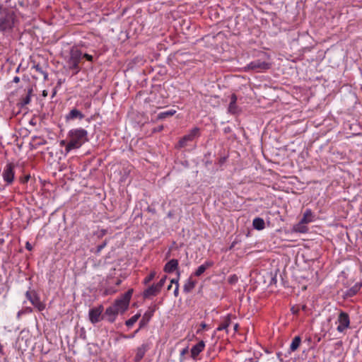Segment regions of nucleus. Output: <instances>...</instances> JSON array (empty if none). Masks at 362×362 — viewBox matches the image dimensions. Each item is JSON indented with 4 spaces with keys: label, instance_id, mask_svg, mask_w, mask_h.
Listing matches in <instances>:
<instances>
[{
    "label": "nucleus",
    "instance_id": "obj_1",
    "mask_svg": "<svg viewBox=\"0 0 362 362\" xmlns=\"http://www.w3.org/2000/svg\"><path fill=\"white\" fill-rule=\"evenodd\" d=\"M68 142L65 148L66 153L73 149L79 148L83 144L88 141V132L83 128H74L67 134Z\"/></svg>",
    "mask_w": 362,
    "mask_h": 362
},
{
    "label": "nucleus",
    "instance_id": "obj_2",
    "mask_svg": "<svg viewBox=\"0 0 362 362\" xmlns=\"http://www.w3.org/2000/svg\"><path fill=\"white\" fill-rule=\"evenodd\" d=\"M0 5V32L4 35H10L15 23V15L13 11L8 10L1 11Z\"/></svg>",
    "mask_w": 362,
    "mask_h": 362
},
{
    "label": "nucleus",
    "instance_id": "obj_3",
    "mask_svg": "<svg viewBox=\"0 0 362 362\" xmlns=\"http://www.w3.org/2000/svg\"><path fill=\"white\" fill-rule=\"evenodd\" d=\"M82 58L83 53L81 50L76 48H72L71 49L67 64L69 69L75 71V74H78L81 70L79 63Z\"/></svg>",
    "mask_w": 362,
    "mask_h": 362
},
{
    "label": "nucleus",
    "instance_id": "obj_4",
    "mask_svg": "<svg viewBox=\"0 0 362 362\" xmlns=\"http://www.w3.org/2000/svg\"><path fill=\"white\" fill-rule=\"evenodd\" d=\"M133 289H129L120 298L115 300L113 305L120 313H124L128 309Z\"/></svg>",
    "mask_w": 362,
    "mask_h": 362
},
{
    "label": "nucleus",
    "instance_id": "obj_5",
    "mask_svg": "<svg viewBox=\"0 0 362 362\" xmlns=\"http://www.w3.org/2000/svg\"><path fill=\"white\" fill-rule=\"evenodd\" d=\"M271 63L267 60L257 59L249 63L244 69L245 71H253L255 72H262L271 68Z\"/></svg>",
    "mask_w": 362,
    "mask_h": 362
},
{
    "label": "nucleus",
    "instance_id": "obj_6",
    "mask_svg": "<svg viewBox=\"0 0 362 362\" xmlns=\"http://www.w3.org/2000/svg\"><path fill=\"white\" fill-rule=\"evenodd\" d=\"M336 323L338 324L337 330L340 333L344 332L350 326V318L349 314L344 311H340Z\"/></svg>",
    "mask_w": 362,
    "mask_h": 362
},
{
    "label": "nucleus",
    "instance_id": "obj_7",
    "mask_svg": "<svg viewBox=\"0 0 362 362\" xmlns=\"http://www.w3.org/2000/svg\"><path fill=\"white\" fill-rule=\"evenodd\" d=\"M25 296L38 311L45 310V304L40 300V297L35 291H28L25 293Z\"/></svg>",
    "mask_w": 362,
    "mask_h": 362
},
{
    "label": "nucleus",
    "instance_id": "obj_8",
    "mask_svg": "<svg viewBox=\"0 0 362 362\" xmlns=\"http://www.w3.org/2000/svg\"><path fill=\"white\" fill-rule=\"evenodd\" d=\"M200 129L198 127H194L190 132L181 138L178 142V147L183 148L187 146V143L193 141L195 138L199 137Z\"/></svg>",
    "mask_w": 362,
    "mask_h": 362
},
{
    "label": "nucleus",
    "instance_id": "obj_9",
    "mask_svg": "<svg viewBox=\"0 0 362 362\" xmlns=\"http://www.w3.org/2000/svg\"><path fill=\"white\" fill-rule=\"evenodd\" d=\"M103 311V305H99L96 308H91L89 310L88 316H89V320L91 322V323H93V324L98 323L103 319V317L101 316Z\"/></svg>",
    "mask_w": 362,
    "mask_h": 362
},
{
    "label": "nucleus",
    "instance_id": "obj_10",
    "mask_svg": "<svg viewBox=\"0 0 362 362\" xmlns=\"http://www.w3.org/2000/svg\"><path fill=\"white\" fill-rule=\"evenodd\" d=\"M14 165L12 163H8L5 166L2 173L4 180L6 182L8 185H10L14 180Z\"/></svg>",
    "mask_w": 362,
    "mask_h": 362
},
{
    "label": "nucleus",
    "instance_id": "obj_11",
    "mask_svg": "<svg viewBox=\"0 0 362 362\" xmlns=\"http://www.w3.org/2000/svg\"><path fill=\"white\" fill-rule=\"evenodd\" d=\"M119 313H120L119 310L112 304L106 308L105 312V317L107 318L108 322H114Z\"/></svg>",
    "mask_w": 362,
    "mask_h": 362
},
{
    "label": "nucleus",
    "instance_id": "obj_12",
    "mask_svg": "<svg viewBox=\"0 0 362 362\" xmlns=\"http://www.w3.org/2000/svg\"><path fill=\"white\" fill-rule=\"evenodd\" d=\"M150 349V344L144 343L136 349V355L134 357L135 362H139L145 356L146 351Z\"/></svg>",
    "mask_w": 362,
    "mask_h": 362
},
{
    "label": "nucleus",
    "instance_id": "obj_13",
    "mask_svg": "<svg viewBox=\"0 0 362 362\" xmlns=\"http://www.w3.org/2000/svg\"><path fill=\"white\" fill-rule=\"evenodd\" d=\"M205 343L200 341L199 343L193 346L191 349V356L193 359H197L199 354L204 349Z\"/></svg>",
    "mask_w": 362,
    "mask_h": 362
},
{
    "label": "nucleus",
    "instance_id": "obj_14",
    "mask_svg": "<svg viewBox=\"0 0 362 362\" xmlns=\"http://www.w3.org/2000/svg\"><path fill=\"white\" fill-rule=\"evenodd\" d=\"M155 310L149 308L139 322V328H143L148 325L153 315Z\"/></svg>",
    "mask_w": 362,
    "mask_h": 362
},
{
    "label": "nucleus",
    "instance_id": "obj_15",
    "mask_svg": "<svg viewBox=\"0 0 362 362\" xmlns=\"http://www.w3.org/2000/svg\"><path fill=\"white\" fill-rule=\"evenodd\" d=\"M178 269V260L175 259H170L164 267V272L166 273H172Z\"/></svg>",
    "mask_w": 362,
    "mask_h": 362
},
{
    "label": "nucleus",
    "instance_id": "obj_16",
    "mask_svg": "<svg viewBox=\"0 0 362 362\" xmlns=\"http://www.w3.org/2000/svg\"><path fill=\"white\" fill-rule=\"evenodd\" d=\"M160 289L157 287V285L153 284L144 291V297L150 298L151 296H156L160 293Z\"/></svg>",
    "mask_w": 362,
    "mask_h": 362
},
{
    "label": "nucleus",
    "instance_id": "obj_17",
    "mask_svg": "<svg viewBox=\"0 0 362 362\" xmlns=\"http://www.w3.org/2000/svg\"><path fill=\"white\" fill-rule=\"evenodd\" d=\"M237 96L235 94H232L230 96V101L228 105V111L231 114H236L239 112V108L237 105Z\"/></svg>",
    "mask_w": 362,
    "mask_h": 362
},
{
    "label": "nucleus",
    "instance_id": "obj_18",
    "mask_svg": "<svg viewBox=\"0 0 362 362\" xmlns=\"http://www.w3.org/2000/svg\"><path fill=\"white\" fill-rule=\"evenodd\" d=\"M214 265V262L211 261H206L203 264L200 265L197 270L194 272V274L196 276H200L204 272L211 267Z\"/></svg>",
    "mask_w": 362,
    "mask_h": 362
},
{
    "label": "nucleus",
    "instance_id": "obj_19",
    "mask_svg": "<svg viewBox=\"0 0 362 362\" xmlns=\"http://www.w3.org/2000/svg\"><path fill=\"white\" fill-rule=\"evenodd\" d=\"M84 117V115L77 109H72L68 115H66V120H72L76 118L82 119Z\"/></svg>",
    "mask_w": 362,
    "mask_h": 362
},
{
    "label": "nucleus",
    "instance_id": "obj_20",
    "mask_svg": "<svg viewBox=\"0 0 362 362\" xmlns=\"http://www.w3.org/2000/svg\"><path fill=\"white\" fill-rule=\"evenodd\" d=\"M313 212L310 209H306L302 219L300 221V224H307L313 221Z\"/></svg>",
    "mask_w": 362,
    "mask_h": 362
},
{
    "label": "nucleus",
    "instance_id": "obj_21",
    "mask_svg": "<svg viewBox=\"0 0 362 362\" xmlns=\"http://www.w3.org/2000/svg\"><path fill=\"white\" fill-rule=\"evenodd\" d=\"M362 287V282L356 283L355 285H354L351 288H350L346 291V296L349 297H352L355 296L361 288Z\"/></svg>",
    "mask_w": 362,
    "mask_h": 362
},
{
    "label": "nucleus",
    "instance_id": "obj_22",
    "mask_svg": "<svg viewBox=\"0 0 362 362\" xmlns=\"http://www.w3.org/2000/svg\"><path fill=\"white\" fill-rule=\"evenodd\" d=\"M252 226L255 229L260 230L265 228V223L263 218L257 217L254 218Z\"/></svg>",
    "mask_w": 362,
    "mask_h": 362
},
{
    "label": "nucleus",
    "instance_id": "obj_23",
    "mask_svg": "<svg viewBox=\"0 0 362 362\" xmlns=\"http://www.w3.org/2000/svg\"><path fill=\"white\" fill-rule=\"evenodd\" d=\"M230 325V316L228 315L223 318V321L219 325V326L217 327L216 330L221 331V330L227 329V328L229 327Z\"/></svg>",
    "mask_w": 362,
    "mask_h": 362
},
{
    "label": "nucleus",
    "instance_id": "obj_24",
    "mask_svg": "<svg viewBox=\"0 0 362 362\" xmlns=\"http://www.w3.org/2000/svg\"><path fill=\"white\" fill-rule=\"evenodd\" d=\"M196 282L193 281L191 278L188 279L185 282L183 290L185 293L190 292L195 286Z\"/></svg>",
    "mask_w": 362,
    "mask_h": 362
},
{
    "label": "nucleus",
    "instance_id": "obj_25",
    "mask_svg": "<svg viewBox=\"0 0 362 362\" xmlns=\"http://www.w3.org/2000/svg\"><path fill=\"white\" fill-rule=\"evenodd\" d=\"M176 113V110H170L165 112H160L157 116V119H164L168 117H172Z\"/></svg>",
    "mask_w": 362,
    "mask_h": 362
},
{
    "label": "nucleus",
    "instance_id": "obj_26",
    "mask_svg": "<svg viewBox=\"0 0 362 362\" xmlns=\"http://www.w3.org/2000/svg\"><path fill=\"white\" fill-rule=\"evenodd\" d=\"M301 338L299 336H296L290 345V350L291 351H295L297 350L300 344Z\"/></svg>",
    "mask_w": 362,
    "mask_h": 362
},
{
    "label": "nucleus",
    "instance_id": "obj_27",
    "mask_svg": "<svg viewBox=\"0 0 362 362\" xmlns=\"http://www.w3.org/2000/svg\"><path fill=\"white\" fill-rule=\"evenodd\" d=\"M140 317L141 314L139 313L134 315L125 322V325L129 327H132L138 321Z\"/></svg>",
    "mask_w": 362,
    "mask_h": 362
},
{
    "label": "nucleus",
    "instance_id": "obj_28",
    "mask_svg": "<svg viewBox=\"0 0 362 362\" xmlns=\"http://www.w3.org/2000/svg\"><path fill=\"white\" fill-rule=\"evenodd\" d=\"M33 69H35L36 71L42 74L45 80H47L48 74L42 69V66L39 64H34L33 66Z\"/></svg>",
    "mask_w": 362,
    "mask_h": 362
},
{
    "label": "nucleus",
    "instance_id": "obj_29",
    "mask_svg": "<svg viewBox=\"0 0 362 362\" xmlns=\"http://www.w3.org/2000/svg\"><path fill=\"white\" fill-rule=\"evenodd\" d=\"M30 93H31V90H28V94L25 96V97H23L21 100V107H23L28 104L30 103Z\"/></svg>",
    "mask_w": 362,
    "mask_h": 362
},
{
    "label": "nucleus",
    "instance_id": "obj_30",
    "mask_svg": "<svg viewBox=\"0 0 362 362\" xmlns=\"http://www.w3.org/2000/svg\"><path fill=\"white\" fill-rule=\"evenodd\" d=\"M156 272L155 271L151 272V273L144 279V284H148L151 282L156 276Z\"/></svg>",
    "mask_w": 362,
    "mask_h": 362
},
{
    "label": "nucleus",
    "instance_id": "obj_31",
    "mask_svg": "<svg viewBox=\"0 0 362 362\" xmlns=\"http://www.w3.org/2000/svg\"><path fill=\"white\" fill-rule=\"evenodd\" d=\"M166 279H167V276H165L156 284L157 287L159 288L160 290L163 288V286H164Z\"/></svg>",
    "mask_w": 362,
    "mask_h": 362
},
{
    "label": "nucleus",
    "instance_id": "obj_32",
    "mask_svg": "<svg viewBox=\"0 0 362 362\" xmlns=\"http://www.w3.org/2000/svg\"><path fill=\"white\" fill-rule=\"evenodd\" d=\"M83 58H85L86 60L89 61V62H93V57L90 54H83Z\"/></svg>",
    "mask_w": 362,
    "mask_h": 362
},
{
    "label": "nucleus",
    "instance_id": "obj_33",
    "mask_svg": "<svg viewBox=\"0 0 362 362\" xmlns=\"http://www.w3.org/2000/svg\"><path fill=\"white\" fill-rule=\"evenodd\" d=\"M107 245V243L105 241L104 243H103L101 245H99L98 247H97V252L99 253L100 252V251L106 246Z\"/></svg>",
    "mask_w": 362,
    "mask_h": 362
},
{
    "label": "nucleus",
    "instance_id": "obj_34",
    "mask_svg": "<svg viewBox=\"0 0 362 362\" xmlns=\"http://www.w3.org/2000/svg\"><path fill=\"white\" fill-rule=\"evenodd\" d=\"M180 275V272L177 271V279H172L171 281H170V284H175L176 286L179 285L178 281H179Z\"/></svg>",
    "mask_w": 362,
    "mask_h": 362
},
{
    "label": "nucleus",
    "instance_id": "obj_35",
    "mask_svg": "<svg viewBox=\"0 0 362 362\" xmlns=\"http://www.w3.org/2000/svg\"><path fill=\"white\" fill-rule=\"evenodd\" d=\"M179 293V285L175 286V288L174 290V295L175 297L178 296Z\"/></svg>",
    "mask_w": 362,
    "mask_h": 362
},
{
    "label": "nucleus",
    "instance_id": "obj_36",
    "mask_svg": "<svg viewBox=\"0 0 362 362\" xmlns=\"http://www.w3.org/2000/svg\"><path fill=\"white\" fill-rule=\"evenodd\" d=\"M163 129V126H159L153 129V132H160Z\"/></svg>",
    "mask_w": 362,
    "mask_h": 362
},
{
    "label": "nucleus",
    "instance_id": "obj_37",
    "mask_svg": "<svg viewBox=\"0 0 362 362\" xmlns=\"http://www.w3.org/2000/svg\"><path fill=\"white\" fill-rule=\"evenodd\" d=\"M25 247L29 251L32 250V246L28 242L26 243Z\"/></svg>",
    "mask_w": 362,
    "mask_h": 362
},
{
    "label": "nucleus",
    "instance_id": "obj_38",
    "mask_svg": "<svg viewBox=\"0 0 362 362\" xmlns=\"http://www.w3.org/2000/svg\"><path fill=\"white\" fill-rule=\"evenodd\" d=\"M5 354L3 349V346L0 344V355L4 356Z\"/></svg>",
    "mask_w": 362,
    "mask_h": 362
},
{
    "label": "nucleus",
    "instance_id": "obj_39",
    "mask_svg": "<svg viewBox=\"0 0 362 362\" xmlns=\"http://www.w3.org/2000/svg\"><path fill=\"white\" fill-rule=\"evenodd\" d=\"M188 352V349L187 348H185V349H183L182 351H181V355H185Z\"/></svg>",
    "mask_w": 362,
    "mask_h": 362
},
{
    "label": "nucleus",
    "instance_id": "obj_40",
    "mask_svg": "<svg viewBox=\"0 0 362 362\" xmlns=\"http://www.w3.org/2000/svg\"><path fill=\"white\" fill-rule=\"evenodd\" d=\"M13 81L17 83L20 81V78L18 76H15L13 79Z\"/></svg>",
    "mask_w": 362,
    "mask_h": 362
},
{
    "label": "nucleus",
    "instance_id": "obj_41",
    "mask_svg": "<svg viewBox=\"0 0 362 362\" xmlns=\"http://www.w3.org/2000/svg\"><path fill=\"white\" fill-rule=\"evenodd\" d=\"M66 144H67V142H66L65 140H62V141H60V145H61L62 146H66Z\"/></svg>",
    "mask_w": 362,
    "mask_h": 362
},
{
    "label": "nucleus",
    "instance_id": "obj_42",
    "mask_svg": "<svg viewBox=\"0 0 362 362\" xmlns=\"http://www.w3.org/2000/svg\"><path fill=\"white\" fill-rule=\"evenodd\" d=\"M200 327H201L202 329H204L206 327V324L204 322H202L200 325Z\"/></svg>",
    "mask_w": 362,
    "mask_h": 362
},
{
    "label": "nucleus",
    "instance_id": "obj_43",
    "mask_svg": "<svg viewBox=\"0 0 362 362\" xmlns=\"http://www.w3.org/2000/svg\"><path fill=\"white\" fill-rule=\"evenodd\" d=\"M42 96L43 97H47V90H43L42 91Z\"/></svg>",
    "mask_w": 362,
    "mask_h": 362
},
{
    "label": "nucleus",
    "instance_id": "obj_44",
    "mask_svg": "<svg viewBox=\"0 0 362 362\" xmlns=\"http://www.w3.org/2000/svg\"><path fill=\"white\" fill-rule=\"evenodd\" d=\"M235 280H237V278L235 276H234V277L230 279V283H232V282H233V281H235Z\"/></svg>",
    "mask_w": 362,
    "mask_h": 362
},
{
    "label": "nucleus",
    "instance_id": "obj_45",
    "mask_svg": "<svg viewBox=\"0 0 362 362\" xmlns=\"http://www.w3.org/2000/svg\"><path fill=\"white\" fill-rule=\"evenodd\" d=\"M29 178H30V175L26 176V177H25V180H24L23 182H28V180H29Z\"/></svg>",
    "mask_w": 362,
    "mask_h": 362
},
{
    "label": "nucleus",
    "instance_id": "obj_46",
    "mask_svg": "<svg viewBox=\"0 0 362 362\" xmlns=\"http://www.w3.org/2000/svg\"><path fill=\"white\" fill-rule=\"evenodd\" d=\"M238 324H235V325H234V330H235V331H237V330H238Z\"/></svg>",
    "mask_w": 362,
    "mask_h": 362
},
{
    "label": "nucleus",
    "instance_id": "obj_47",
    "mask_svg": "<svg viewBox=\"0 0 362 362\" xmlns=\"http://www.w3.org/2000/svg\"><path fill=\"white\" fill-rule=\"evenodd\" d=\"M121 284V280H117L116 282V285H119Z\"/></svg>",
    "mask_w": 362,
    "mask_h": 362
},
{
    "label": "nucleus",
    "instance_id": "obj_48",
    "mask_svg": "<svg viewBox=\"0 0 362 362\" xmlns=\"http://www.w3.org/2000/svg\"><path fill=\"white\" fill-rule=\"evenodd\" d=\"M172 288V284H170L168 286V290H170Z\"/></svg>",
    "mask_w": 362,
    "mask_h": 362
},
{
    "label": "nucleus",
    "instance_id": "obj_49",
    "mask_svg": "<svg viewBox=\"0 0 362 362\" xmlns=\"http://www.w3.org/2000/svg\"><path fill=\"white\" fill-rule=\"evenodd\" d=\"M141 329V328H139V329H137L134 332V334H136L139 331V329Z\"/></svg>",
    "mask_w": 362,
    "mask_h": 362
},
{
    "label": "nucleus",
    "instance_id": "obj_50",
    "mask_svg": "<svg viewBox=\"0 0 362 362\" xmlns=\"http://www.w3.org/2000/svg\"><path fill=\"white\" fill-rule=\"evenodd\" d=\"M298 230L300 231V232H304L305 231L304 230H300V229Z\"/></svg>",
    "mask_w": 362,
    "mask_h": 362
},
{
    "label": "nucleus",
    "instance_id": "obj_51",
    "mask_svg": "<svg viewBox=\"0 0 362 362\" xmlns=\"http://www.w3.org/2000/svg\"><path fill=\"white\" fill-rule=\"evenodd\" d=\"M55 93H56V92L54 91V92L53 93V94H52V97H54V96Z\"/></svg>",
    "mask_w": 362,
    "mask_h": 362
}]
</instances>
